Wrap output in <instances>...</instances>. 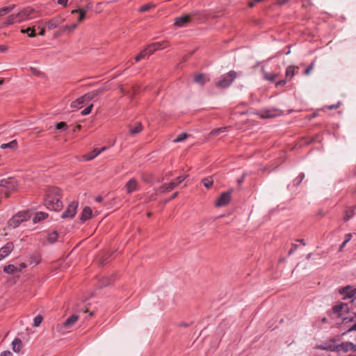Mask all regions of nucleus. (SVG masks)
Here are the masks:
<instances>
[{"instance_id":"nucleus-1","label":"nucleus","mask_w":356,"mask_h":356,"mask_svg":"<svg viewBox=\"0 0 356 356\" xmlns=\"http://www.w3.org/2000/svg\"><path fill=\"white\" fill-rule=\"evenodd\" d=\"M37 12L31 7H26L17 14L10 15L3 22V26H10L15 23H22L38 17Z\"/></svg>"},{"instance_id":"nucleus-2","label":"nucleus","mask_w":356,"mask_h":356,"mask_svg":"<svg viewBox=\"0 0 356 356\" xmlns=\"http://www.w3.org/2000/svg\"><path fill=\"white\" fill-rule=\"evenodd\" d=\"M60 198V190L56 187H49L44 200L45 206L49 209L60 211L63 207Z\"/></svg>"},{"instance_id":"nucleus-3","label":"nucleus","mask_w":356,"mask_h":356,"mask_svg":"<svg viewBox=\"0 0 356 356\" xmlns=\"http://www.w3.org/2000/svg\"><path fill=\"white\" fill-rule=\"evenodd\" d=\"M236 78V72L235 71H230L220 76L218 81L216 83L217 88H225L229 86L234 80Z\"/></svg>"},{"instance_id":"nucleus-4","label":"nucleus","mask_w":356,"mask_h":356,"mask_svg":"<svg viewBox=\"0 0 356 356\" xmlns=\"http://www.w3.org/2000/svg\"><path fill=\"white\" fill-rule=\"evenodd\" d=\"M186 176H179L175 180L170 181L168 184H165L163 186H160L157 191L161 193L168 192L175 188L178 184H181L185 179Z\"/></svg>"},{"instance_id":"nucleus-5","label":"nucleus","mask_w":356,"mask_h":356,"mask_svg":"<svg viewBox=\"0 0 356 356\" xmlns=\"http://www.w3.org/2000/svg\"><path fill=\"white\" fill-rule=\"evenodd\" d=\"M15 179L13 177H9L6 179L0 180L1 193H6L8 191L14 190L15 188Z\"/></svg>"},{"instance_id":"nucleus-6","label":"nucleus","mask_w":356,"mask_h":356,"mask_svg":"<svg viewBox=\"0 0 356 356\" xmlns=\"http://www.w3.org/2000/svg\"><path fill=\"white\" fill-rule=\"evenodd\" d=\"M78 202L76 201L72 202L67 207V208L61 214L62 218H72L76 213L78 207Z\"/></svg>"},{"instance_id":"nucleus-7","label":"nucleus","mask_w":356,"mask_h":356,"mask_svg":"<svg viewBox=\"0 0 356 356\" xmlns=\"http://www.w3.org/2000/svg\"><path fill=\"white\" fill-rule=\"evenodd\" d=\"M65 21V18L58 15L48 20L46 22V25L49 30H52L58 27Z\"/></svg>"},{"instance_id":"nucleus-8","label":"nucleus","mask_w":356,"mask_h":356,"mask_svg":"<svg viewBox=\"0 0 356 356\" xmlns=\"http://www.w3.org/2000/svg\"><path fill=\"white\" fill-rule=\"evenodd\" d=\"M231 191L223 192L216 200L215 205L218 207L227 205L231 200Z\"/></svg>"},{"instance_id":"nucleus-9","label":"nucleus","mask_w":356,"mask_h":356,"mask_svg":"<svg viewBox=\"0 0 356 356\" xmlns=\"http://www.w3.org/2000/svg\"><path fill=\"white\" fill-rule=\"evenodd\" d=\"M340 294L343 296V299L353 298H355L356 289L353 286L348 285L339 290Z\"/></svg>"},{"instance_id":"nucleus-10","label":"nucleus","mask_w":356,"mask_h":356,"mask_svg":"<svg viewBox=\"0 0 356 356\" xmlns=\"http://www.w3.org/2000/svg\"><path fill=\"white\" fill-rule=\"evenodd\" d=\"M332 309L334 314H337L339 317H341L344 314L349 312L350 307L347 303L340 302L334 305Z\"/></svg>"},{"instance_id":"nucleus-11","label":"nucleus","mask_w":356,"mask_h":356,"mask_svg":"<svg viewBox=\"0 0 356 356\" xmlns=\"http://www.w3.org/2000/svg\"><path fill=\"white\" fill-rule=\"evenodd\" d=\"M337 352L342 350L344 353L348 351L356 352V345L350 341L342 342L340 344L337 345Z\"/></svg>"},{"instance_id":"nucleus-12","label":"nucleus","mask_w":356,"mask_h":356,"mask_svg":"<svg viewBox=\"0 0 356 356\" xmlns=\"http://www.w3.org/2000/svg\"><path fill=\"white\" fill-rule=\"evenodd\" d=\"M14 244L13 242H8L4 246L0 248V261L8 257L13 250Z\"/></svg>"},{"instance_id":"nucleus-13","label":"nucleus","mask_w":356,"mask_h":356,"mask_svg":"<svg viewBox=\"0 0 356 356\" xmlns=\"http://www.w3.org/2000/svg\"><path fill=\"white\" fill-rule=\"evenodd\" d=\"M191 21L189 15H184L175 19L174 24L179 28L185 27Z\"/></svg>"},{"instance_id":"nucleus-14","label":"nucleus","mask_w":356,"mask_h":356,"mask_svg":"<svg viewBox=\"0 0 356 356\" xmlns=\"http://www.w3.org/2000/svg\"><path fill=\"white\" fill-rule=\"evenodd\" d=\"M168 45V44L166 41L156 42L149 44L147 46L149 49V55H152L156 50L166 48Z\"/></svg>"},{"instance_id":"nucleus-15","label":"nucleus","mask_w":356,"mask_h":356,"mask_svg":"<svg viewBox=\"0 0 356 356\" xmlns=\"http://www.w3.org/2000/svg\"><path fill=\"white\" fill-rule=\"evenodd\" d=\"M258 115L261 118H271L279 115V111L277 109H264L259 111Z\"/></svg>"},{"instance_id":"nucleus-16","label":"nucleus","mask_w":356,"mask_h":356,"mask_svg":"<svg viewBox=\"0 0 356 356\" xmlns=\"http://www.w3.org/2000/svg\"><path fill=\"white\" fill-rule=\"evenodd\" d=\"M318 350H330L332 352H337V345H334L331 341L323 342L320 344L316 345L315 347Z\"/></svg>"},{"instance_id":"nucleus-17","label":"nucleus","mask_w":356,"mask_h":356,"mask_svg":"<svg viewBox=\"0 0 356 356\" xmlns=\"http://www.w3.org/2000/svg\"><path fill=\"white\" fill-rule=\"evenodd\" d=\"M126 191L128 193H131L138 190V184L135 179H131L125 185Z\"/></svg>"},{"instance_id":"nucleus-18","label":"nucleus","mask_w":356,"mask_h":356,"mask_svg":"<svg viewBox=\"0 0 356 356\" xmlns=\"http://www.w3.org/2000/svg\"><path fill=\"white\" fill-rule=\"evenodd\" d=\"M77 315H72L62 325V328L67 330L72 328L78 320Z\"/></svg>"},{"instance_id":"nucleus-19","label":"nucleus","mask_w":356,"mask_h":356,"mask_svg":"<svg viewBox=\"0 0 356 356\" xmlns=\"http://www.w3.org/2000/svg\"><path fill=\"white\" fill-rule=\"evenodd\" d=\"M106 147H103L100 149H95L92 152L83 156L84 161H90L97 156L99 154L106 149Z\"/></svg>"},{"instance_id":"nucleus-20","label":"nucleus","mask_w":356,"mask_h":356,"mask_svg":"<svg viewBox=\"0 0 356 356\" xmlns=\"http://www.w3.org/2000/svg\"><path fill=\"white\" fill-rule=\"evenodd\" d=\"M22 219L20 218V216L15 215L8 221V227L11 229H15L20 225Z\"/></svg>"},{"instance_id":"nucleus-21","label":"nucleus","mask_w":356,"mask_h":356,"mask_svg":"<svg viewBox=\"0 0 356 356\" xmlns=\"http://www.w3.org/2000/svg\"><path fill=\"white\" fill-rule=\"evenodd\" d=\"M92 209L89 207H85L81 212L80 220L82 222H84L87 220L90 219L92 216Z\"/></svg>"},{"instance_id":"nucleus-22","label":"nucleus","mask_w":356,"mask_h":356,"mask_svg":"<svg viewBox=\"0 0 356 356\" xmlns=\"http://www.w3.org/2000/svg\"><path fill=\"white\" fill-rule=\"evenodd\" d=\"M48 213L43 212V211H39L36 212L35 213V216L33 218V223L36 224L40 222L41 220L47 218L48 217Z\"/></svg>"},{"instance_id":"nucleus-23","label":"nucleus","mask_w":356,"mask_h":356,"mask_svg":"<svg viewBox=\"0 0 356 356\" xmlns=\"http://www.w3.org/2000/svg\"><path fill=\"white\" fill-rule=\"evenodd\" d=\"M3 271L9 275H13L20 272L21 268H19L17 266H15L13 264H8L4 266Z\"/></svg>"},{"instance_id":"nucleus-24","label":"nucleus","mask_w":356,"mask_h":356,"mask_svg":"<svg viewBox=\"0 0 356 356\" xmlns=\"http://www.w3.org/2000/svg\"><path fill=\"white\" fill-rule=\"evenodd\" d=\"M77 27V24L74 23L71 25H64L60 27V33H72Z\"/></svg>"},{"instance_id":"nucleus-25","label":"nucleus","mask_w":356,"mask_h":356,"mask_svg":"<svg viewBox=\"0 0 356 356\" xmlns=\"http://www.w3.org/2000/svg\"><path fill=\"white\" fill-rule=\"evenodd\" d=\"M150 55H149V49L148 47H147L146 49H143L135 58L136 62H138L142 59H145L147 57H149Z\"/></svg>"},{"instance_id":"nucleus-26","label":"nucleus","mask_w":356,"mask_h":356,"mask_svg":"<svg viewBox=\"0 0 356 356\" xmlns=\"http://www.w3.org/2000/svg\"><path fill=\"white\" fill-rule=\"evenodd\" d=\"M142 124L140 122H137L134 127H130L129 132L131 135H136L141 132Z\"/></svg>"},{"instance_id":"nucleus-27","label":"nucleus","mask_w":356,"mask_h":356,"mask_svg":"<svg viewBox=\"0 0 356 356\" xmlns=\"http://www.w3.org/2000/svg\"><path fill=\"white\" fill-rule=\"evenodd\" d=\"M12 346L13 351L19 353L22 346V341L19 339L16 338L13 341Z\"/></svg>"},{"instance_id":"nucleus-28","label":"nucleus","mask_w":356,"mask_h":356,"mask_svg":"<svg viewBox=\"0 0 356 356\" xmlns=\"http://www.w3.org/2000/svg\"><path fill=\"white\" fill-rule=\"evenodd\" d=\"M295 75V67L293 65H289L286 67V79H291L292 77Z\"/></svg>"},{"instance_id":"nucleus-29","label":"nucleus","mask_w":356,"mask_h":356,"mask_svg":"<svg viewBox=\"0 0 356 356\" xmlns=\"http://www.w3.org/2000/svg\"><path fill=\"white\" fill-rule=\"evenodd\" d=\"M84 104H86V102L84 100L81 99V97L76 99L75 101L72 102L71 104V107L74 108H81Z\"/></svg>"},{"instance_id":"nucleus-30","label":"nucleus","mask_w":356,"mask_h":356,"mask_svg":"<svg viewBox=\"0 0 356 356\" xmlns=\"http://www.w3.org/2000/svg\"><path fill=\"white\" fill-rule=\"evenodd\" d=\"M58 236V234L57 232H56V231L52 232L51 233L49 234V235L47 236V241L50 243H54L57 241Z\"/></svg>"},{"instance_id":"nucleus-31","label":"nucleus","mask_w":356,"mask_h":356,"mask_svg":"<svg viewBox=\"0 0 356 356\" xmlns=\"http://www.w3.org/2000/svg\"><path fill=\"white\" fill-rule=\"evenodd\" d=\"M16 215L20 216V218L22 219V222H24V221H27L31 218L30 213L28 211H25L18 212Z\"/></svg>"},{"instance_id":"nucleus-32","label":"nucleus","mask_w":356,"mask_h":356,"mask_svg":"<svg viewBox=\"0 0 356 356\" xmlns=\"http://www.w3.org/2000/svg\"><path fill=\"white\" fill-rule=\"evenodd\" d=\"M354 215H355L354 209L353 208H349L346 211V214H345V216L343 217V220L345 221H348L351 218H353Z\"/></svg>"},{"instance_id":"nucleus-33","label":"nucleus","mask_w":356,"mask_h":356,"mask_svg":"<svg viewBox=\"0 0 356 356\" xmlns=\"http://www.w3.org/2000/svg\"><path fill=\"white\" fill-rule=\"evenodd\" d=\"M205 80L206 79L202 74H197L194 78V81L200 85H204Z\"/></svg>"},{"instance_id":"nucleus-34","label":"nucleus","mask_w":356,"mask_h":356,"mask_svg":"<svg viewBox=\"0 0 356 356\" xmlns=\"http://www.w3.org/2000/svg\"><path fill=\"white\" fill-rule=\"evenodd\" d=\"M202 182L207 188H209L213 185V180L211 177H206L202 180Z\"/></svg>"},{"instance_id":"nucleus-35","label":"nucleus","mask_w":356,"mask_h":356,"mask_svg":"<svg viewBox=\"0 0 356 356\" xmlns=\"http://www.w3.org/2000/svg\"><path fill=\"white\" fill-rule=\"evenodd\" d=\"M21 33H27L30 38H34L36 35L35 30L31 28L23 29L21 30Z\"/></svg>"},{"instance_id":"nucleus-36","label":"nucleus","mask_w":356,"mask_h":356,"mask_svg":"<svg viewBox=\"0 0 356 356\" xmlns=\"http://www.w3.org/2000/svg\"><path fill=\"white\" fill-rule=\"evenodd\" d=\"M74 13H79V18H78V21L79 22H81L85 18L86 11L83 10H81V9L74 10L72 11V14H74Z\"/></svg>"},{"instance_id":"nucleus-37","label":"nucleus","mask_w":356,"mask_h":356,"mask_svg":"<svg viewBox=\"0 0 356 356\" xmlns=\"http://www.w3.org/2000/svg\"><path fill=\"white\" fill-rule=\"evenodd\" d=\"M17 145V143L15 140H13L8 143H3L1 145L2 149L6 148H15Z\"/></svg>"},{"instance_id":"nucleus-38","label":"nucleus","mask_w":356,"mask_h":356,"mask_svg":"<svg viewBox=\"0 0 356 356\" xmlns=\"http://www.w3.org/2000/svg\"><path fill=\"white\" fill-rule=\"evenodd\" d=\"M106 91L105 88H100L97 90L91 91V93L94 98L97 96L102 95Z\"/></svg>"},{"instance_id":"nucleus-39","label":"nucleus","mask_w":356,"mask_h":356,"mask_svg":"<svg viewBox=\"0 0 356 356\" xmlns=\"http://www.w3.org/2000/svg\"><path fill=\"white\" fill-rule=\"evenodd\" d=\"M40 256L39 254H33L31 257L30 264L37 265L40 262Z\"/></svg>"},{"instance_id":"nucleus-40","label":"nucleus","mask_w":356,"mask_h":356,"mask_svg":"<svg viewBox=\"0 0 356 356\" xmlns=\"http://www.w3.org/2000/svg\"><path fill=\"white\" fill-rule=\"evenodd\" d=\"M153 7H154V4L149 3L140 6L138 10L141 13L146 12Z\"/></svg>"},{"instance_id":"nucleus-41","label":"nucleus","mask_w":356,"mask_h":356,"mask_svg":"<svg viewBox=\"0 0 356 356\" xmlns=\"http://www.w3.org/2000/svg\"><path fill=\"white\" fill-rule=\"evenodd\" d=\"M43 320V317L41 315H37L33 319V326L38 327Z\"/></svg>"},{"instance_id":"nucleus-42","label":"nucleus","mask_w":356,"mask_h":356,"mask_svg":"<svg viewBox=\"0 0 356 356\" xmlns=\"http://www.w3.org/2000/svg\"><path fill=\"white\" fill-rule=\"evenodd\" d=\"M305 177L304 173H300L294 180H293V185L294 186H298L302 181L303 180Z\"/></svg>"},{"instance_id":"nucleus-43","label":"nucleus","mask_w":356,"mask_h":356,"mask_svg":"<svg viewBox=\"0 0 356 356\" xmlns=\"http://www.w3.org/2000/svg\"><path fill=\"white\" fill-rule=\"evenodd\" d=\"M93 99H94V97H93L91 92H88L81 97V99L84 100L86 104H87L88 102H89L90 101H91Z\"/></svg>"},{"instance_id":"nucleus-44","label":"nucleus","mask_w":356,"mask_h":356,"mask_svg":"<svg viewBox=\"0 0 356 356\" xmlns=\"http://www.w3.org/2000/svg\"><path fill=\"white\" fill-rule=\"evenodd\" d=\"M186 138H187V134L186 133H181L173 140V142L175 143L182 142Z\"/></svg>"},{"instance_id":"nucleus-45","label":"nucleus","mask_w":356,"mask_h":356,"mask_svg":"<svg viewBox=\"0 0 356 356\" xmlns=\"http://www.w3.org/2000/svg\"><path fill=\"white\" fill-rule=\"evenodd\" d=\"M225 129H226L225 127H222V128H218V129H213V130H212L210 132V135L211 136H218L220 134L224 132L225 131Z\"/></svg>"},{"instance_id":"nucleus-46","label":"nucleus","mask_w":356,"mask_h":356,"mask_svg":"<svg viewBox=\"0 0 356 356\" xmlns=\"http://www.w3.org/2000/svg\"><path fill=\"white\" fill-rule=\"evenodd\" d=\"M277 74H275V73H272V74H268V73H265L264 74V79L268 80V81H273L275 78L277 77Z\"/></svg>"},{"instance_id":"nucleus-47","label":"nucleus","mask_w":356,"mask_h":356,"mask_svg":"<svg viewBox=\"0 0 356 356\" xmlns=\"http://www.w3.org/2000/svg\"><path fill=\"white\" fill-rule=\"evenodd\" d=\"M92 107L93 104L89 105L88 106H87L86 108L81 111V114L82 115H88L91 112Z\"/></svg>"},{"instance_id":"nucleus-48","label":"nucleus","mask_w":356,"mask_h":356,"mask_svg":"<svg viewBox=\"0 0 356 356\" xmlns=\"http://www.w3.org/2000/svg\"><path fill=\"white\" fill-rule=\"evenodd\" d=\"M56 127L59 130H65L67 128V125L65 122H60L56 124Z\"/></svg>"},{"instance_id":"nucleus-49","label":"nucleus","mask_w":356,"mask_h":356,"mask_svg":"<svg viewBox=\"0 0 356 356\" xmlns=\"http://www.w3.org/2000/svg\"><path fill=\"white\" fill-rule=\"evenodd\" d=\"M142 178H143V181L147 182V183H150V182L154 181L153 177L150 174H149V175H143Z\"/></svg>"},{"instance_id":"nucleus-50","label":"nucleus","mask_w":356,"mask_h":356,"mask_svg":"<svg viewBox=\"0 0 356 356\" xmlns=\"http://www.w3.org/2000/svg\"><path fill=\"white\" fill-rule=\"evenodd\" d=\"M8 13H9V9H6V7L0 8V17L3 16Z\"/></svg>"},{"instance_id":"nucleus-51","label":"nucleus","mask_w":356,"mask_h":356,"mask_svg":"<svg viewBox=\"0 0 356 356\" xmlns=\"http://www.w3.org/2000/svg\"><path fill=\"white\" fill-rule=\"evenodd\" d=\"M297 248H298V245H296V244H293H293L291 245V249H290V250H289V251L288 254H289V255L292 254H293V252L297 250Z\"/></svg>"},{"instance_id":"nucleus-52","label":"nucleus","mask_w":356,"mask_h":356,"mask_svg":"<svg viewBox=\"0 0 356 356\" xmlns=\"http://www.w3.org/2000/svg\"><path fill=\"white\" fill-rule=\"evenodd\" d=\"M111 282V280L107 277L104 278V280L102 281V286H107L110 284Z\"/></svg>"},{"instance_id":"nucleus-53","label":"nucleus","mask_w":356,"mask_h":356,"mask_svg":"<svg viewBox=\"0 0 356 356\" xmlns=\"http://www.w3.org/2000/svg\"><path fill=\"white\" fill-rule=\"evenodd\" d=\"M313 68H314V64H313V63H312V64H311V65H309V67L305 70V74H307H307H309V72H310V71H312V70H313Z\"/></svg>"},{"instance_id":"nucleus-54","label":"nucleus","mask_w":356,"mask_h":356,"mask_svg":"<svg viewBox=\"0 0 356 356\" xmlns=\"http://www.w3.org/2000/svg\"><path fill=\"white\" fill-rule=\"evenodd\" d=\"M12 355H13L12 353L9 350L3 351L0 355V356H12Z\"/></svg>"},{"instance_id":"nucleus-55","label":"nucleus","mask_w":356,"mask_h":356,"mask_svg":"<svg viewBox=\"0 0 356 356\" xmlns=\"http://www.w3.org/2000/svg\"><path fill=\"white\" fill-rule=\"evenodd\" d=\"M68 0H58V3L63 6H66L67 5Z\"/></svg>"},{"instance_id":"nucleus-56","label":"nucleus","mask_w":356,"mask_h":356,"mask_svg":"<svg viewBox=\"0 0 356 356\" xmlns=\"http://www.w3.org/2000/svg\"><path fill=\"white\" fill-rule=\"evenodd\" d=\"M286 79L280 80L276 83V86L278 87L280 86H284L286 84Z\"/></svg>"},{"instance_id":"nucleus-57","label":"nucleus","mask_w":356,"mask_h":356,"mask_svg":"<svg viewBox=\"0 0 356 356\" xmlns=\"http://www.w3.org/2000/svg\"><path fill=\"white\" fill-rule=\"evenodd\" d=\"M339 105H340V102H339L337 104H332V105L328 106V108L330 110L337 108Z\"/></svg>"},{"instance_id":"nucleus-58","label":"nucleus","mask_w":356,"mask_h":356,"mask_svg":"<svg viewBox=\"0 0 356 356\" xmlns=\"http://www.w3.org/2000/svg\"><path fill=\"white\" fill-rule=\"evenodd\" d=\"M8 49V47L6 45H0V51L5 52Z\"/></svg>"},{"instance_id":"nucleus-59","label":"nucleus","mask_w":356,"mask_h":356,"mask_svg":"<svg viewBox=\"0 0 356 356\" xmlns=\"http://www.w3.org/2000/svg\"><path fill=\"white\" fill-rule=\"evenodd\" d=\"M353 331H355L356 332V323L351 327H350L348 330V332H353Z\"/></svg>"},{"instance_id":"nucleus-60","label":"nucleus","mask_w":356,"mask_h":356,"mask_svg":"<svg viewBox=\"0 0 356 356\" xmlns=\"http://www.w3.org/2000/svg\"><path fill=\"white\" fill-rule=\"evenodd\" d=\"M245 174H243V175L242 176V177H241V178H239V179H238L237 182H238V185H241V183L243 181V180H244V179H245Z\"/></svg>"},{"instance_id":"nucleus-61","label":"nucleus","mask_w":356,"mask_h":356,"mask_svg":"<svg viewBox=\"0 0 356 356\" xmlns=\"http://www.w3.org/2000/svg\"><path fill=\"white\" fill-rule=\"evenodd\" d=\"M15 7V4H13L11 6H6V9H9V13H10Z\"/></svg>"},{"instance_id":"nucleus-62","label":"nucleus","mask_w":356,"mask_h":356,"mask_svg":"<svg viewBox=\"0 0 356 356\" xmlns=\"http://www.w3.org/2000/svg\"><path fill=\"white\" fill-rule=\"evenodd\" d=\"M348 243L347 241H344L341 245H340V247H339V249L340 250H341Z\"/></svg>"},{"instance_id":"nucleus-63","label":"nucleus","mask_w":356,"mask_h":356,"mask_svg":"<svg viewBox=\"0 0 356 356\" xmlns=\"http://www.w3.org/2000/svg\"><path fill=\"white\" fill-rule=\"evenodd\" d=\"M352 238V234H346V240L345 241H347V242H348Z\"/></svg>"},{"instance_id":"nucleus-64","label":"nucleus","mask_w":356,"mask_h":356,"mask_svg":"<svg viewBox=\"0 0 356 356\" xmlns=\"http://www.w3.org/2000/svg\"><path fill=\"white\" fill-rule=\"evenodd\" d=\"M102 201V196H97L95 197V202H101Z\"/></svg>"}]
</instances>
